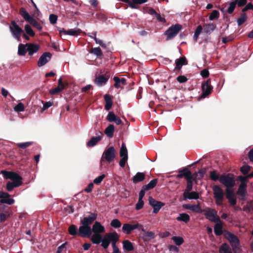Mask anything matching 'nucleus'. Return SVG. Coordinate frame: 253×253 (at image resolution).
Listing matches in <instances>:
<instances>
[{
  "mask_svg": "<svg viewBox=\"0 0 253 253\" xmlns=\"http://www.w3.org/2000/svg\"><path fill=\"white\" fill-rule=\"evenodd\" d=\"M1 173L5 179L12 180V182L8 181L6 184V189L8 191H11L14 188L19 187L22 184V178L18 174L13 171L1 170Z\"/></svg>",
  "mask_w": 253,
  "mask_h": 253,
  "instance_id": "1",
  "label": "nucleus"
},
{
  "mask_svg": "<svg viewBox=\"0 0 253 253\" xmlns=\"http://www.w3.org/2000/svg\"><path fill=\"white\" fill-rule=\"evenodd\" d=\"M212 189L215 204L218 206H222L223 201L224 198L223 190L217 185H214L212 187Z\"/></svg>",
  "mask_w": 253,
  "mask_h": 253,
  "instance_id": "2",
  "label": "nucleus"
},
{
  "mask_svg": "<svg viewBox=\"0 0 253 253\" xmlns=\"http://www.w3.org/2000/svg\"><path fill=\"white\" fill-rule=\"evenodd\" d=\"M204 214L207 218L214 222H220L219 216L217 215V211L210 208L201 209V212Z\"/></svg>",
  "mask_w": 253,
  "mask_h": 253,
  "instance_id": "3",
  "label": "nucleus"
},
{
  "mask_svg": "<svg viewBox=\"0 0 253 253\" xmlns=\"http://www.w3.org/2000/svg\"><path fill=\"white\" fill-rule=\"evenodd\" d=\"M219 182L227 188H232L235 185V181L233 175L222 174L220 176Z\"/></svg>",
  "mask_w": 253,
  "mask_h": 253,
  "instance_id": "4",
  "label": "nucleus"
},
{
  "mask_svg": "<svg viewBox=\"0 0 253 253\" xmlns=\"http://www.w3.org/2000/svg\"><path fill=\"white\" fill-rule=\"evenodd\" d=\"M9 29L14 38L19 41L20 40V37L23 33V29L17 24L14 20L11 21V25L9 26Z\"/></svg>",
  "mask_w": 253,
  "mask_h": 253,
  "instance_id": "5",
  "label": "nucleus"
},
{
  "mask_svg": "<svg viewBox=\"0 0 253 253\" xmlns=\"http://www.w3.org/2000/svg\"><path fill=\"white\" fill-rule=\"evenodd\" d=\"M116 157V151L114 147H110L106 149L103 152L101 159V162L104 160L110 163L113 161Z\"/></svg>",
  "mask_w": 253,
  "mask_h": 253,
  "instance_id": "6",
  "label": "nucleus"
},
{
  "mask_svg": "<svg viewBox=\"0 0 253 253\" xmlns=\"http://www.w3.org/2000/svg\"><path fill=\"white\" fill-rule=\"evenodd\" d=\"M182 29V26L179 24L172 25L166 32L167 40H169L174 38Z\"/></svg>",
  "mask_w": 253,
  "mask_h": 253,
  "instance_id": "7",
  "label": "nucleus"
},
{
  "mask_svg": "<svg viewBox=\"0 0 253 253\" xmlns=\"http://www.w3.org/2000/svg\"><path fill=\"white\" fill-rule=\"evenodd\" d=\"M225 237L230 242L233 250H236L240 248V241L238 238L233 233L227 231L225 234Z\"/></svg>",
  "mask_w": 253,
  "mask_h": 253,
  "instance_id": "8",
  "label": "nucleus"
},
{
  "mask_svg": "<svg viewBox=\"0 0 253 253\" xmlns=\"http://www.w3.org/2000/svg\"><path fill=\"white\" fill-rule=\"evenodd\" d=\"M92 235L90 226L81 225L78 230V236L83 238H89Z\"/></svg>",
  "mask_w": 253,
  "mask_h": 253,
  "instance_id": "9",
  "label": "nucleus"
},
{
  "mask_svg": "<svg viewBox=\"0 0 253 253\" xmlns=\"http://www.w3.org/2000/svg\"><path fill=\"white\" fill-rule=\"evenodd\" d=\"M110 77V73L107 71L104 74L99 75L96 77L94 80V83L98 86H101L105 84L108 81Z\"/></svg>",
  "mask_w": 253,
  "mask_h": 253,
  "instance_id": "10",
  "label": "nucleus"
},
{
  "mask_svg": "<svg viewBox=\"0 0 253 253\" xmlns=\"http://www.w3.org/2000/svg\"><path fill=\"white\" fill-rule=\"evenodd\" d=\"M202 89L203 91L202 97H206L211 93L213 87L211 85V81L210 79H208L202 83Z\"/></svg>",
  "mask_w": 253,
  "mask_h": 253,
  "instance_id": "11",
  "label": "nucleus"
},
{
  "mask_svg": "<svg viewBox=\"0 0 253 253\" xmlns=\"http://www.w3.org/2000/svg\"><path fill=\"white\" fill-rule=\"evenodd\" d=\"M59 34L62 35H70L72 36H78L82 31L80 29H71L68 30H65L64 28H58Z\"/></svg>",
  "mask_w": 253,
  "mask_h": 253,
  "instance_id": "12",
  "label": "nucleus"
},
{
  "mask_svg": "<svg viewBox=\"0 0 253 253\" xmlns=\"http://www.w3.org/2000/svg\"><path fill=\"white\" fill-rule=\"evenodd\" d=\"M148 201L150 205L153 208V212L154 213H158L161 208L165 205L162 202L155 200L152 197H149Z\"/></svg>",
  "mask_w": 253,
  "mask_h": 253,
  "instance_id": "13",
  "label": "nucleus"
},
{
  "mask_svg": "<svg viewBox=\"0 0 253 253\" xmlns=\"http://www.w3.org/2000/svg\"><path fill=\"white\" fill-rule=\"evenodd\" d=\"M97 214L91 212L88 216L84 217L81 220V225L90 226L92 223L96 219Z\"/></svg>",
  "mask_w": 253,
  "mask_h": 253,
  "instance_id": "14",
  "label": "nucleus"
},
{
  "mask_svg": "<svg viewBox=\"0 0 253 253\" xmlns=\"http://www.w3.org/2000/svg\"><path fill=\"white\" fill-rule=\"evenodd\" d=\"M52 54L48 52L43 53L40 57L38 61V66L42 67L45 65L50 59Z\"/></svg>",
  "mask_w": 253,
  "mask_h": 253,
  "instance_id": "15",
  "label": "nucleus"
},
{
  "mask_svg": "<svg viewBox=\"0 0 253 253\" xmlns=\"http://www.w3.org/2000/svg\"><path fill=\"white\" fill-rule=\"evenodd\" d=\"M40 49L39 44L35 43H27V52L29 56L38 52Z\"/></svg>",
  "mask_w": 253,
  "mask_h": 253,
  "instance_id": "16",
  "label": "nucleus"
},
{
  "mask_svg": "<svg viewBox=\"0 0 253 253\" xmlns=\"http://www.w3.org/2000/svg\"><path fill=\"white\" fill-rule=\"evenodd\" d=\"M92 233L102 234L105 232V227L98 221H95L91 228Z\"/></svg>",
  "mask_w": 253,
  "mask_h": 253,
  "instance_id": "17",
  "label": "nucleus"
},
{
  "mask_svg": "<svg viewBox=\"0 0 253 253\" xmlns=\"http://www.w3.org/2000/svg\"><path fill=\"white\" fill-rule=\"evenodd\" d=\"M175 62L176 65L175 70L177 71H180L183 65L188 64V61L185 56L176 59Z\"/></svg>",
  "mask_w": 253,
  "mask_h": 253,
  "instance_id": "18",
  "label": "nucleus"
},
{
  "mask_svg": "<svg viewBox=\"0 0 253 253\" xmlns=\"http://www.w3.org/2000/svg\"><path fill=\"white\" fill-rule=\"evenodd\" d=\"M177 172L178 174L176 175L178 178H181L183 177L187 180L189 178V176L191 174L190 170L186 167L182 169H179Z\"/></svg>",
  "mask_w": 253,
  "mask_h": 253,
  "instance_id": "19",
  "label": "nucleus"
},
{
  "mask_svg": "<svg viewBox=\"0 0 253 253\" xmlns=\"http://www.w3.org/2000/svg\"><path fill=\"white\" fill-rule=\"evenodd\" d=\"M202 27L205 34L210 35L216 29V26L214 23H208L205 24Z\"/></svg>",
  "mask_w": 253,
  "mask_h": 253,
  "instance_id": "20",
  "label": "nucleus"
},
{
  "mask_svg": "<svg viewBox=\"0 0 253 253\" xmlns=\"http://www.w3.org/2000/svg\"><path fill=\"white\" fill-rule=\"evenodd\" d=\"M100 135L96 136H93L88 141L87 143V146L88 147H93L99 141H100L102 138V133L99 131Z\"/></svg>",
  "mask_w": 253,
  "mask_h": 253,
  "instance_id": "21",
  "label": "nucleus"
},
{
  "mask_svg": "<svg viewBox=\"0 0 253 253\" xmlns=\"http://www.w3.org/2000/svg\"><path fill=\"white\" fill-rule=\"evenodd\" d=\"M247 184H240L237 191V194L242 197V199H245L247 194Z\"/></svg>",
  "mask_w": 253,
  "mask_h": 253,
  "instance_id": "22",
  "label": "nucleus"
},
{
  "mask_svg": "<svg viewBox=\"0 0 253 253\" xmlns=\"http://www.w3.org/2000/svg\"><path fill=\"white\" fill-rule=\"evenodd\" d=\"M105 236L110 243L111 242H118L120 238V236L116 232L107 233Z\"/></svg>",
  "mask_w": 253,
  "mask_h": 253,
  "instance_id": "23",
  "label": "nucleus"
},
{
  "mask_svg": "<svg viewBox=\"0 0 253 253\" xmlns=\"http://www.w3.org/2000/svg\"><path fill=\"white\" fill-rule=\"evenodd\" d=\"M115 84H114L115 88H119L121 87V85H125L126 84V80L122 78L120 79L118 77H114L113 79Z\"/></svg>",
  "mask_w": 253,
  "mask_h": 253,
  "instance_id": "24",
  "label": "nucleus"
},
{
  "mask_svg": "<svg viewBox=\"0 0 253 253\" xmlns=\"http://www.w3.org/2000/svg\"><path fill=\"white\" fill-rule=\"evenodd\" d=\"M145 178V175L143 172H138L132 178V181L136 184L143 181Z\"/></svg>",
  "mask_w": 253,
  "mask_h": 253,
  "instance_id": "25",
  "label": "nucleus"
},
{
  "mask_svg": "<svg viewBox=\"0 0 253 253\" xmlns=\"http://www.w3.org/2000/svg\"><path fill=\"white\" fill-rule=\"evenodd\" d=\"M27 52V43L26 44L20 43L18 47V54L21 56H24Z\"/></svg>",
  "mask_w": 253,
  "mask_h": 253,
  "instance_id": "26",
  "label": "nucleus"
},
{
  "mask_svg": "<svg viewBox=\"0 0 253 253\" xmlns=\"http://www.w3.org/2000/svg\"><path fill=\"white\" fill-rule=\"evenodd\" d=\"M183 207L187 210H191L193 211L200 213L201 211V208L200 206L198 204L197 205H184Z\"/></svg>",
  "mask_w": 253,
  "mask_h": 253,
  "instance_id": "27",
  "label": "nucleus"
},
{
  "mask_svg": "<svg viewBox=\"0 0 253 253\" xmlns=\"http://www.w3.org/2000/svg\"><path fill=\"white\" fill-rule=\"evenodd\" d=\"M148 0H131V3L129 4V7L132 9H138V5L142 4L146 2Z\"/></svg>",
  "mask_w": 253,
  "mask_h": 253,
  "instance_id": "28",
  "label": "nucleus"
},
{
  "mask_svg": "<svg viewBox=\"0 0 253 253\" xmlns=\"http://www.w3.org/2000/svg\"><path fill=\"white\" fill-rule=\"evenodd\" d=\"M103 239V236L101 234L94 233L91 236V241L93 244L98 245L101 242Z\"/></svg>",
  "mask_w": 253,
  "mask_h": 253,
  "instance_id": "29",
  "label": "nucleus"
},
{
  "mask_svg": "<svg viewBox=\"0 0 253 253\" xmlns=\"http://www.w3.org/2000/svg\"><path fill=\"white\" fill-rule=\"evenodd\" d=\"M115 127L113 125L110 124L105 129L104 133L109 138H112L114 135Z\"/></svg>",
  "mask_w": 253,
  "mask_h": 253,
  "instance_id": "30",
  "label": "nucleus"
},
{
  "mask_svg": "<svg viewBox=\"0 0 253 253\" xmlns=\"http://www.w3.org/2000/svg\"><path fill=\"white\" fill-rule=\"evenodd\" d=\"M183 197L185 199L197 200L199 198V194L196 192H188L183 193Z\"/></svg>",
  "mask_w": 253,
  "mask_h": 253,
  "instance_id": "31",
  "label": "nucleus"
},
{
  "mask_svg": "<svg viewBox=\"0 0 253 253\" xmlns=\"http://www.w3.org/2000/svg\"><path fill=\"white\" fill-rule=\"evenodd\" d=\"M176 219L178 221H182L187 223L190 221V217L187 213H182L179 214V215L176 217Z\"/></svg>",
  "mask_w": 253,
  "mask_h": 253,
  "instance_id": "32",
  "label": "nucleus"
},
{
  "mask_svg": "<svg viewBox=\"0 0 253 253\" xmlns=\"http://www.w3.org/2000/svg\"><path fill=\"white\" fill-rule=\"evenodd\" d=\"M19 13L21 16L28 22L33 18L23 7H21L20 9Z\"/></svg>",
  "mask_w": 253,
  "mask_h": 253,
  "instance_id": "33",
  "label": "nucleus"
},
{
  "mask_svg": "<svg viewBox=\"0 0 253 253\" xmlns=\"http://www.w3.org/2000/svg\"><path fill=\"white\" fill-rule=\"evenodd\" d=\"M216 224L215 225L214 227V234L216 236H220L222 234V225L221 221L220 222H216Z\"/></svg>",
  "mask_w": 253,
  "mask_h": 253,
  "instance_id": "34",
  "label": "nucleus"
},
{
  "mask_svg": "<svg viewBox=\"0 0 253 253\" xmlns=\"http://www.w3.org/2000/svg\"><path fill=\"white\" fill-rule=\"evenodd\" d=\"M123 248L127 252H130L134 250L133 246L131 242L126 240L123 242Z\"/></svg>",
  "mask_w": 253,
  "mask_h": 253,
  "instance_id": "35",
  "label": "nucleus"
},
{
  "mask_svg": "<svg viewBox=\"0 0 253 253\" xmlns=\"http://www.w3.org/2000/svg\"><path fill=\"white\" fill-rule=\"evenodd\" d=\"M155 237V233L153 232L147 231L144 234L142 237L143 240L145 242H149Z\"/></svg>",
  "mask_w": 253,
  "mask_h": 253,
  "instance_id": "36",
  "label": "nucleus"
},
{
  "mask_svg": "<svg viewBox=\"0 0 253 253\" xmlns=\"http://www.w3.org/2000/svg\"><path fill=\"white\" fill-rule=\"evenodd\" d=\"M219 253H232V252L229 246L224 243L219 247Z\"/></svg>",
  "mask_w": 253,
  "mask_h": 253,
  "instance_id": "37",
  "label": "nucleus"
},
{
  "mask_svg": "<svg viewBox=\"0 0 253 253\" xmlns=\"http://www.w3.org/2000/svg\"><path fill=\"white\" fill-rule=\"evenodd\" d=\"M120 155L122 158L128 159L127 150L126 149V144L124 143H123L122 144L120 149Z\"/></svg>",
  "mask_w": 253,
  "mask_h": 253,
  "instance_id": "38",
  "label": "nucleus"
},
{
  "mask_svg": "<svg viewBox=\"0 0 253 253\" xmlns=\"http://www.w3.org/2000/svg\"><path fill=\"white\" fill-rule=\"evenodd\" d=\"M157 182L158 179L155 178L151 180L148 184L143 186L145 187V189L149 190L154 188L156 186Z\"/></svg>",
  "mask_w": 253,
  "mask_h": 253,
  "instance_id": "39",
  "label": "nucleus"
},
{
  "mask_svg": "<svg viewBox=\"0 0 253 253\" xmlns=\"http://www.w3.org/2000/svg\"><path fill=\"white\" fill-rule=\"evenodd\" d=\"M31 25H32L34 27L36 28L39 31H41L42 30V26L35 19L32 18L29 22Z\"/></svg>",
  "mask_w": 253,
  "mask_h": 253,
  "instance_id": "40",
  "label": "nucleus"
},
{
  "mask_svg": "<svg viewBox=\"0 0 253 253\" xmlns=\"http://www.w3.org/2000/svg\"><path fill=\"white\" fill-rule=\"evenodd\" d=\"M68 232L72 236H75L78 235V231H77L76 226L74 224H72L69 227Z\"/></svg>",
  "mask_w": 253,
  "mask_h": 253,
  "instance_id": "41",
  "label": "nucleus"
},
{
  "mask_svg": "<svg viewBox=\"0 0 253 253\" xmlns=\"http://www.w3.org/2000/svg\"><path fill=\"white\" fill-rule=\"evenodd\" d=\"M90 53L95 55L98 57L103 56V52L99 47L92 48L90 51Z\"/></svg>",
  "mask_w": 253,
  "mask_h": 253,
  "instance_id": "42",
  "label": "nucleus"
},
{
  "mask_svg": "<svg viewBox=\"0 0 253 253\" xmlns=\"http://www.w3.org/2000/svg\"><path fill=\"white\" fill-rule=\"evenodd\" d=\"M122 231L127 234H129L132 231L131 224L129 223H125L122 227Z\"/></svg>",
  "mask_w": 253,
  "mask_h": 253,
  "instance_id": "43",
  "label": "nucleus"
},
{
  "mask_svg": "<svg viewBox=\"0 0 253 253\" xmlns=\"http://www.w3.org/2000/svg\"><path fill=\"white\" fill-rule=\"evenodd\" d=\"M247 19V16L245 13H242L240 17L237 19V23L238 26L242 25Z\"/></svg>",
  "mask_w": 253,
  "mask_h": 253,
  "instance_id": "44",
  "label": "nucleus"
},
{
  "mask_svg": "<svg viewBox=\"0 0 253 253\" xmlns=\"http://www.w3.org/2000/svg\"><path fill=\"white\" fill-rule=\"evenodd\" d=\"M91 34L92 35H93V39L94 40L95 42L97 43V44H99L103 48H106V45L105 44V43H104L102 41L100 40H99L97 38H96V34H97V32L95 31V32H93L91 33Z\"/></svg>",
  "mask_w": 253,
  "mask_h": 253,
  "instance_id": "45",
  "label": "nucleus"
},
{
  "mask_svg": "<svg viewBox=\"0 0 253 253\" xmlns=\"http://www.w3.org/2000/svg\"><path fill=\"white\" fill-rule=\"evenodd\" d=\"M203 30V27L201 25H199L197 26L195 32L194 33L193 39L195 41H197L198 40V38L200 35V34L202 33V31Z\"/></svg>",
  "mask_w": 253,
  "mask_h": 253,
  "instance_id": "46",
  "label": "nucleus"
},
{
  "mask_svg": "<svg viewBox=\"0 0 253 253\" xmlns=\"http://www.w3.org/2000/svg\"><path fill=\"white\" fill-rule=\"evenodd\" d=\"M251 168L252 167L249 165H245L240 168V171L242 174L245 175H247L248 172L250 171Z\"/></svg>",
  "mask_w": 253,
  "mask_h": 253,
  "instance_id": "47",
  "label": "nucleus"
},
{
  "mask_svg": "<svg viewBox=\"0 0 253 253\" xmlns=\"http://www.w3.org/2000/svg\"><path fill=\"white\" fill-rule=\"evenodd\" d=\"M117 117L113 112L111 111L109 112L106 117V120L110 123L114 122Z\"/></svg>",
  "mask_w": 253,
  "mask_h": 253,
  "instance_id": "48",
  "label": "nucleus"
},
{
  "mask_svg": "<svg viewBox=\"0 0 253 253\" xmlns=\"http://www.w3.org/2000/svg\"><path fill=\"white\" fill-rule=\"evenodd\" d=\"M172 240L177 246H180L184 243L183 239L179 236H173Z\"/></svg>",
  "mask_w": 253,
  "mask_h": 253,
  "instance_id": "49",
  "label": "nucleus"
},
{
  "mask_svg": "<svg viewBox=\"0 0 253 253\" xmlns=\"http://www.w3.org/2000/svg\"><path fill=\"white\" fill-rule=\"evenodd\" d=\"M25 31L26 33L31 37H33L35 35V32L33 31L31 26L28 24L25 26Z\"/></svg>",
  "mask_w": 253,
  "mask_h": 253,
  "instance_id": "50",
  "label": "nucleus"
},
{
  "mask_svg": "<svg viewBox=\"0 0 253 253\" xmlns=\"http://www.w3.org/2000/svg\"><path fill=\"white\" fill-rule=\"evenodd\" d=\"M187 185L184 193H187L190 192L193 188V181L190 180V178L187 179Z\"/></svg>",
  "mask_w": 253,
  "mask_h": 253,
  "instance_id": "51",
  "label": "nucleus"
},
{
  "mask_svg": "<svg viewBox=\"0 0 253 253\" xmlns=\"http://www.w3.org/2000/svg\"><path fill=\"white\" fill-rule=\"evenodd\" d=\"M232 188H227L225 189V194L227 199L232 198L235 196L233 190Z\"/></svg>",
  "mask_w": 253,
  "mask_h": 253,
  "instance_id": "52",
  "label": "nucleus"
},
{
  "mask_svg": "<svg viewBox=\"0 0 253 253\" xmlns=\"http://www.w3.org/2000/svg\"><path fill=\"white\" fill-rule=\"evenodd\" d=\"M219 16V12L216 10H214L212 11L209 16V19L210 20H213L217 19Z\"/></svg>",
  "mask_w": 253,
  "mask_h": 253,
  "instance_id": "53",
  "label": "nucleus"
},
{
  "mask_svg": "<svg viewBox=\"0 0 253 253\" xmlns=\"http://www.w3.org/2000/svg\"><path fill=\"white\" fill-rule=\"evenodd\" d=\"M0 203L1 204H7L9 205H11L14 204V200L13 199L9 198H3L2 199L0 200Z\"/></svg>",
  "mask_w": 253,
  "mask_h": 253,
  "instance_id": "54",
  "label": "nucleus"
},
{
  "mask_svg": "<svg viewBox=\"0 0 253 253\" xmlns=\"http://www.w3.org/2000/svg\"><path fill=\"white\" fill-rule=\"evenodd\" d=\"M110 224L111 226L115 228H118L121 226V222L118 219H114L112 220Z\"/></svg>",
  "mask_w": 253,
  "mask_h": 253,
  "instance_id": "55",
  "label": "nucleus"
},
{
  "mask_svg": "<svg viewBox=\"0 0 253 253\" xmlns=\"http://www.w3.org/2000/svg\"><path fill=\"white\" fill-rule=\"evenodd\" d=\"M210 177L212 180L216 181L217 180H219L220 176L216 173V171L213 170V171H211Z\"/></svg>",
  "mask_w": 253,
  "mask_h": 253,
  "instance_id": "56",
  "label": "nucleus"
},
{
  "mask_svg": "<svg viewBox=\"0 0 253 253\" xmlns=\"http://www.w3.org/2000/svg\"><path fill=\"white\" fill-rule=\"evenodd\" d=\"M236 5V2H235V0L229 3V6L227 9V12L229 14H232L233 12Z\"/></svg>",
  "mask_w": 253,
  "mask_h": 253,
  "instance_id": "57",
  "label": "nucleus"
},
{
  "mask_svg": "<svg viewBox=\"0 0 253 253\" xmlns=\"http://www.w3.org/2000/svg\"><path fill=\"white\" fill-rule=\"evenodd\" d=\"M24 105L22 103H19L14 107V111L17 112L24 111Z\"/></svg>",
  "mask_w": 253,
  "mask_h": 253,
  "instance_id": "58",
  "label": "nucleus"
},
{
  "mask_svg": "<svg viewBox=\"0 0 253 253\" xmlns=\"http://www.w3.org/2000/svg\"><path fill=\"white\" fill-rule=\"evenodd\" d=\"M110 243L109 241V240L107 239V238L105 236L104 238L103 239L102 241H101V246L105 249H107Z\"/></svg>",
  "mask_w": 253,
  "mask_h": 253,
  "instance_id": "59",
  "label": "nucleus"
},
{
  "mask_svg": "<svg viewBox=\"0 0 253 253\" xmlns=\"http://www.w3.org/2000/svg\"><path fill=\"white\" fill-rule=\"evenodd\" d=\"M105 176L106 175L104 174L99 175L94 179L93 183L96 185H99L103 181Z\"/></svg>",
  "mask_w": 253,
  "mask_h": 253,
  "instance_id": "60",
  "label": "nucleus"
},
{
  "mask_svg": "<svg viewBox=\"0 0 253 253\" xmlns=\"http://www.w3.org/2000/svg\"><path fill=\"white\" fill-rule=\"evenodd\" d=\"M32 142H26L24 143H19L17 144V146L22 149H25L32 144Z\"/></svg>",
  "mask_w": 253,
  "mask_h": 253,
  "instance_id": "61",
  "label": "nucleus"
},
{
  "mask_svg": "<svg viewBox=\"0 0 253 253\" xmlns=\"http://www.w3.org/2000/svg\"><path fill=\"white\" fill-rule=\"evenodd\" d=\"M143 206L144 202L143 201V199H138V202L135 205V209L137 211L140 210L143 207Z\"/></svg>",
  "mask_w": 253,
  "mask_h": 253,
  "instance_id": "62",
  "label": "nucleus"
},
{
  "mask_svg": "<svg viewBox=\"0 0 253 253\" xmlns=\"http://www.w3.org/2000/svg\"><path fill=\"white\" fill-rule=\"evenodd\" d=\"M68 244L67 242H66L64 244L58 247L56 253H62L63 252L66 251V245Z\"/></svg>",
  "mask_w": 253,
  "mask_h": 253,
  "instance_id": "63",
  "label": "nucleus"
},
{
  "mask_svg": "<svg viewBox=\"0 0 253 253\" xmlns=\"http://www.w3.org/2000/svg\"><path fill=\"white\" fill-rule=\"evenodd\" d=\"M57 16L54 14H51L49 15V20L51 24H54L56 23L57 20Z\"/></svg>",
  "mask_w": 253,
  "mask_h": 253,
  "instance_id": "64",
  "label": "nucleus"
}]
</instances>
